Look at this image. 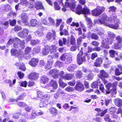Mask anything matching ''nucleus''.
Listing matches in <instances>:
<instances>
[{"label":"nucleus","mask_w":122,"mask_h":122,"mask_svg":"<svg viewBox=\"0 0 122 122\" xmlns=\"http://www.w3.org/2000/svg\"><path fill=\"white\" fill-rule=\"evenodd\" d=\"M113 19L112 20L108 17L106 14L101 15L100 19H95L94 20V24L100 23L103 24L111 28L116 29L119 27V24L120 23V20L117 18V16L115 14L113 15Z\"/></svg>","instance_id":"f257e3e1"},{"label":"nucleus","mask_w":122,"mask_h":122,"mask_svg":"<svg viewBox=\"0 0 122 122\" xmlns=\"http://www.w3.org/2000/svg\"><path fill=\"white\" fill-rule=\"evenodd\" d=\"M77 61L79 65L81 64L83 62L86 61V55L83 53L82 48H81L80 51L77 56Z\"/></svg>","instance_id":"f03ea898"},{"label":"nucleus","mask_w":122,"mask_h":122,"mask_svg":"<svg viewBox=\"0 0 122 122\" xmlns=\"http://www.w3.org/2000/svg\"><path fill=\"white\" fill-rule=\"evenodd\" d=\"M105 9L103 6H97L96 8L92 11V14L94 16H98L104 11Z\"/></svg>","instance_id":"7ed1b4c3"},{"label":"nucleus","mask_w":122,"mask_h":122,"mask_svg":"<svg viewBox=\"0 0 122 122\" xmlns=\"http://www.w3.org/2000/svg\"><path fill=\"white\" fill-rule=\"evenodd\" d=\"M117 82H115L112 84L111 83H109L107 84L106 86V89H105V94H109L111 92L110 88L111 87H114L116 86L117 85Z\"/></svg>","instance_id":"20e7f679"},{"label":"nucleus","mask_w":122,"mask_h":122,"mask_svg":"<svg viewBox=\"0 0 122 122\" xmlns=\"http://www.w3.org/2000/svg\"><path fill=\"white\" fill-rule=\"evenodd\" d=\"M76 3V1L75 0H71L69 3L67 2H66L65 5L66 6H69L71 10L73 11V9L75 7Z\"/></svg>","instance_id":"39448f33"},{"label":"nucleus","mask_w":122,"mask_h":122,"mask_svg":"<svg viewBox=\"0 0 122 122\" xmlns=\"http://www.w3.org/2000/svg\"><path fill=\"white\" fill-rule=\"evenodd\" d=\"M116 39L117 42L114 44V48L116 49H119L121 46L122 39L120 36H118L117 37Z\"/></svg>","instance_id":"423d86ee"},{"label":"nucleus","mask_w":122,"mask_h":122,"mask_svg":"<svg viewBox=\"0 0 122 122\" xmlns=\"http://www.w3.org/2000/svg\"><path fill=\"white\" fill-rule=\"evenodd\" d=\"M75 89L78 91L81 92L84 90V87L83 84L78 81L75 87Z\"/></svg>","instance_id":"0eeeda50"},{"label":"nucleus","mask_w":122,"mask_h":122,"mask_svg":"<svg viewBox=\"0 0 122 122\" xmlns=\"http://www.w3.org/2000/svg\"><path fill=\"white\" fill-rule=\"evenodd\" d=\"M39 74L36 72L31 73L29 75V78L30 79L35 80L37 79L39 77Z\"/></svg>","instance_id":"6e6552de"},{"label":"nucleus","mask_w":122,"mask_h":122,"mask_svg":"<svg viewBox=\"0 0 122 122\" xmlns=\"http://www.w3.org/2000/svg\"><path fill=\"white\" fill-rule=\"evenodd\" d=\"M49 73L50 75H52L53 78H56L58 77V71L56 69L51 70L49 72Z\"/></svg>","instance_id":"1a4fd4ad"},{"label":"nucleus","mask_w":122,"mask_h":122,"mask_svg":"<svg viewBox=\"0 0 122 122\" xmlns=\"http://www.w3.org/2000/svg\"><path fill=\"white\" fill-rule=\"evenodd\" d=\"M108 34L109 36L111 39L109 38V39L108 40V42L107 43L111 44L113 41V40L112 39L115 37L116 35L110 31H109L108 32Z\"/></svg>","instance_id":"9d476101"},{"label":"nucleus","mask_w":122,"mask_h":122,"mask_svg":"<svg viewBox=\"0 0 122 122\" xmlns=\"http://www.w3.org/2000/svg\"><path fill=\"white\" fill-rule=\"evenodd\" d=\"M11 54L12 55L16 56H18L22 54V52L20 51H18L14 49H12L11 51Z\"/></svg>","instance_id":"9b49d317"},{"label":"nucleus","mask_w":122,"mask_h":122,"mask_svg":"<svg viewBox=\"0 0 122 122\" xmlns=\"http://www.w3.org/2000/svg\"><path fill=\"white\" fill-rule=\"evenodd\" d=\"M13 42L12 45L15 48H18L19 46L20 39L17 38H15L13 39Z\"/></svg>","instance_id":"f8f14e48"},{"label":"nucleus","mask_w":122,"mask_h":122,"mask_svg":"<svg viewBox=\"0 0 122 122\" xmlns=\"http://www.w3.org/2000/svg\"><path fill=\"white\" fill-rule=\"evenodd\" d=\"M28 32L29 31L28 30L24 29L22 31L19 32L18 35L21 37H23L26 36Z\"/></svg>","instance_id":"ddd939ff"},{"label":"nucleus","mask_w":122,"mask_h":122,"mask_svg":"<svg viewBox=\"0 0 122 122\" xmlns=\"http://www.w3.org/2000/svg\"><path fill=\"white\" fill-rule=\"evenodd\" d=\"M35 8L37 9H41L43 10H45L44 6L42 3L40 2H36L35 3Z\"/></svg>","instance_id":"4468645a"},{"label":"nucleus","mask_w":122,"mask_h":122,"mask_svg":"<svg viewBox=\"0 0 122 122\" xmlns=\"http://www.w3.org/2000/svg\"><path fill=\"white\" fill-rule=\"evenodd\" d=\"M38 60L37 59L32 58L30 61L29 64L32 66H36L38 64Z\"/></svg>","instance_id":"2eb2a0df"},{"label":"nucleus","mask_w":122,"mask_h":122,"mask_svg":"<svg viewBox=\"0 0 122 122\" xmlns=\"http://www.w3.org/2000/svg\"><path fill=\"white\" fill-rule=\"evenodd\" d=\"M100 77L101 78H105L108 77V75L104 70H102L100 71Z\"/></svg>","instance_id":"dca6fc26"},{"label":"nucleus","mask_w":122,"mask_h":122,"mask_svg":"<svg viewBox=\"0 0 122 122\" xmlns=\"http://www.w3.org/2000/svg\"><path fill=\"white\" fill-rule=\"evenodd\" d=\"M50 46H46L42 50L43 54L44 55L47 54L50 51Z\"/></svg>","instance_id":"f3484780"},{"label":"nucleus","mask_w":122,"mask_h":122,"mask_svg":"<svg viewBox=\"0 0 122 122\" xmlns=\"http://www.w3.org/2000/svg\"><path fill=\"white\" fill-rule=\"evenodd\" d=\"M68 43L73 45L75 44L76 40L74 36L72 35H71L70 39L68 40Z\"/></svg>","instance_id":"a211bd4d"},{"label":"nucleus","mask_w":122,"mask_h":122,"mask_svg":"<svg viewBox=\"0 0 122 122\" xmlns=\"http://www.w3.org/2000/svg\"><path fill=\"white\" fill-rule=\"evenodd\" d=\"M49 81V79L46 76L43 75L42 76L41 79V82L43 84H45L48 82Z\"/></svg>","instance_id":"6ab92c4d"},{"label":"nucleus","mask_w":122,"mask_h":122,"mask_svg":"<svg viewBox=\"0 0 122 122\" xmlns=\"http://www.w3.org/2000/svg\"><path fill=\"white\" fill-rule=\"evenodd\" d=\"M50 112L53 115L55 116L58 113V110L54 107H51L49 109Z\"/></svg>","instance_id":"aec40b11"},{"label":"nucleus","mask_w":122,"mask_h":122,"mask_svg":"<svg viewBox=\"0 0 122 122\" xmlns=\"http://www.w3.org/2000/svg\"><path fill=\"white\" fill-rule=\"evenodd\" d=\"M114 102L115 104L117 106L119 107L122 105V100L120 99H115Z\"/></svg>","instance_id":"412c9836"},{"label":"nucleus","mask_w":122,"mask_h":122,"mask_svg":"<svg viewBox=\"0 0 122 122\" xmlns=\"http://www.w3.org/2000/svg\"><path fill=\"white\" fill-rule=\"evenodd\" d=\"M53 63V61H48L46 65L45 66V69L48 70L50 69Z\"/></svg>","instance_id":"4be33fe9"},{"label":"nucleus","mask_w":122,"mask_h":122,"mask_svg":"<svg viewBox=\"0 0 122 122\" xmlns=\"http://www.w3.org/2000/svg\"><path fill=\"white\" fill-rule=\"evenodd\" d=\"M102 60L101 58H99L97 59L94 63V65L96 66H99L102 63Z\"/></svg>","instance_id":"5701e85b"},{"label":"nucleus","mask_w":122,"mask_h":122,"mask_svg":"<svg viewBox=\"0 0 122 122\" xmlns=\"http://www.w3.org/2000/svg\"><path fill=\"white\" fill-rule=\"evenodd\" d=\"M77 68L76 66L75 65H72L71 66H69L67 70L70 72H73L74 69H76Z\"/></svg>","instance_id":"b1692460"},{"label":"nucleus","mask_w":122,"mask_h":122,"mask_svg":"<svg viewBox=\"0 0 122 122\" xmlns=\"http://www.w3.org/2000/svg\"><path fill=\"white\" fill-rule=\"evenodd\" d=\"M35 0H30L29 2V8L30 9H32L35 8Z\"/></svg>","instance_id":"393cba45"},{"label":"nucleus","mask_w":122,"mask_h":122,"mask_svg":"<svg viewBox=\"0 0 122 122\" xmlns=\"http://www.w3.org/2000/svg\"><path fill=\"white\" fill-rule=\"evenodd\" d=\"M38 22L36 19H32L30 20V24L32 27H35L37 26Z\"/></svg>","instance_id":"a878e982"},{"label":"nucleus","mask_w":122,"mask_h":122,"mask_svg":"<svg viewBox=\"0 0 122 122\" xmlns=\"http://www.w3.org/2000/svg\"><path fill=\"white\" fill-rule=\"evenodd\" d=\"M50 96L49 95L45 94L44 95L42 99L45 100L44 102L46 104H48V103L49 102V99L50 97Z\"/></svg>","instance_id":"bb28decb"},{"label":"nucleus","mask_w":122,"mask_h":122,"mask_svg":"<svg viewBox=\"0 0 122 122\" xmlns=\"http://www.w3.org/2000/svg\"><path fill=\"white\" fill-rule=\"evenodd\" d=\"M53 34L54 35L55 34V31L54 30H53L52 31ZM53 36V34L51 33L50 32H49L46 35V38L48 40H51Z\"/></svg>","instance_id":"cd10ccee"},{"label":"nucleus","mask_w":122,"mask_h":122,"mask_svg":"<svg viewBox=\"0 0 122 122\" xmlns=\"http://www.w3.org/2000/svg\"><path fill=\"white\" fill-rule=\"evenodd\" d=\"M20 4L23 6H28L29 2L28 0H20Z\"/></svg>","instance_id":"c85d7f7f"},{"label":"nucleus","mask_w":122,"mask_h":122,"mask_svg":"<svg viewBox=\"0 0 122 122\" xmlns=\"http://www.w3.org/2000/svg\"><path fill=\"white\" fill-rule=\"evenodd\" d=\"M57 47L55 45H53L50 46V50L51 53L56 52L57 51Z\"/></svg>","instance_id":"c756f323"},{"label":"nucleus","mask_w":122,"mask_h":122,"mask_svg":"<svg viewBox=\"0 0 122 122\" xmlns=\"http://www.w3.org/2000/svg\"><path fill=\"white\" fill-rule=\"evenodd\" d=\"M59 83L60 86L63 88H64L67 86V84L65 83L62 81L61 78H60L59 80Z\"/></svg>","instance_id":"7c9ffc66"},{"label":"nucleus","mask_w":122,"mask_h":122,"mask_svg":"<svg viewBox=\"0 0 122 122\" xmlns=\"http://www.w3.org/2000/svg\"><path fill=\"white\" fill-rule=\"evenodd\" d=\"M50 83L53 88L55 89H56L58 87V85L56 82L54 80H52Z\"/></svg>","instance_id":"2f4dec72"},{"label":"nucleus","mask_w":122,"mask_h":122,"mask_svg":"<svg viewBox=\"0 0 122 122\" xmlns=\"http://www.w3.org/2000/svg\"><path fill=\"white\" fill-rule=\"evenodd\" d=\"M82 7L80 5H78L76 8V13L77 14L79 15L82 13Z\"/></svg>","instance_id":"473e14b6"},{"label":"nucleus","mask_w":122,"mask_h":122,"mask_svg":"<svg viewBox=\"0 0 122 122\" xmlns=\"http://www.w3.org/2000/svg\"><path fill=\"white\" fill-rule=\"evenodd\" d=\"M83 73L81 71H77L76 73V78L80 79L82 77Z\"/></svg>","instance_id":"72a5a7b5"},{"label":"nucleus","mask_w":122,"mask_h":122,"mask_svg":"<svg viewBox=\"0 0 122 122\" xmlns=\"http://www.w3.org/2000/svg\"><path fill=\"white\" fill-rule=\"evenodd\" d=\"M54 8L55 10H60L61 7L56 1L54 2Z\"/></svg>","instance_id":"f704fd0d"},{"label":"nucleus","mask_w":122,"mask_h":122,"mask_svg":"<svg viewBox=\"0 0 122 122\" xmlns=\"http://www.w3.org/2000/svg\"><path fill=\"white\" fill-rule=\"evenodd\" d=\"M107 109H105L104 110L102 111L100 113H97L96 114L97 116H100L101 117H103L107 112Z\"/></svg>","instance_id":"c9c22d12"},{"label":"nucleus","mask_w":122,"mask_h":122,"mask_svg":"<svg viewBox=\"0 0 122 122\" xmlns=\"http://www.w3.org/2000/svg\"><path fill=\"white\" fill-rule=\"evenodd\" d=\"M73 77V75L72 74H66L64 76L63 78L65 79L69 80L71 79Z\"/></svg>","instance_id":"e433bc0d"},{"label":"nucleus","mask_w":122,"mask_h":122,"mask_svg":"<svg viewBox=\"0 0 122 122\" xmlns=\"http://www.w3.org/2000/svg\"><path fill=\"white\" fill-rule=\"evenodd\" d=\"M22 21L23 22H26L28 20V18L26 14L24 13L22 14L21 16Z\"/></svg>","instance_id":"4c0bfd02"},{"label":"nucleus","mask_w":122,"mask_h":122,"mask_svg":"<svg viewBox=\"0 0 122 122\" xmlns=\"http://www.w3.org/2000/svg\"><path fill=\"white\" fill-rule=\"evenodd\" d=\"M43 114V113L42 112H40L37 113V114H36L35 113V112L34 111H33L32 112L31 114L32 117H31L30 119H32L36 117V116H38L40 115H42Z\"/></svg>","instance_id":"58836bf2"},{"label":"nucleus","mask_w":122,"mask_h":122,"mask_svg":"<svg viewBox=\"0 0 122 122\" xmlns=\"http://www.w3.org/2000/svg\"><path fill=\"white\" fill-rule=\"evenodd\" d=\"M109 53L110 57L112 58H113L115 57V54L117 55L118 54L117 52L112 50H110L109 51Z\"/></svg>","instance_id":"ea45409f"},{"label":"nucleus","mask_w":122,"mask_h":122,"mask_svg":"<svg viewBox=\"0 0 122 122\" xmlns=\"http://www.w3.org/2000/svg\"><path fill=\"white\" fill-rule=\"evenodd\" d=\"M100 81H95L93 82L91 85L92 87L93 88H97L98 87V85L99 83H100Z\"/></svg>","instance_id":"a19ab883"},{"label":"nucleus","mask_w":122,"mask_h":122,"mask_svg":"<svg viewBox=\"0 0 122 122\" xmlns=\"http://www.w3.org/2000/svg\"><path fill=\"white\" fill-rule=\"evenodd\" d=\"M69 56V54L67 53H65L63 54L61 56L60 58L61 59L62 61H64L66 58L67 57H68Z\"/></svg>","instance_id":"79ce46f5"},{"label":"nucleus","mask_w":122,"mask_h":122,"mask_svg":"<svg viewBox=\"0 0 122 122\" xmlns=\"http://www.w3.org/2000/svg\"><path fill=\"white\" fill-rule=\"evenodd\" d=\"M82 13L84 14H89V10L86 7H85L82 10Z\"/></svg>","instance_id":"37998d69"},{"label":"nucleus","mask_w":122,"mask_h":122,"mask_svg":"<svg viewBox=\"0 0 122 122\" xmlns=\"http://www.w3.org/2000/svg\"><path fill=\"white\" fill-rule=\"evenodd\" d=\"M105 64H104V66L106 65H108L111 64L112 63L111 60L108 59V58L107 57H106L105 59Z\"/></svg>","instance_id":"c03bdc74"},{"label":"nucleus","mask_w":122,"mask_h":122,"mask_svg":"<svg viewBox=\"0 0 122 122\" xmlns=\"http://www.w3.org/2000/svg\"><path fill=\"white\" fill-rule=\"evenodd\" d=\"M31 48L29 47L26 48L25 49V55H27L30 53L31 51Z\"/></svg>","instance_id":"a18cd8bd"},{"label":"nucleus","mask_w":122,"mask_h":122,"mask_svg":"<svg viewBox=\"0 0 122 122\" xmlns=\"http://www.w3.org/2000/svg\"><path fill=\"white\" fill-rule=\"evenodd\" d=\"M40 41L38 40H32L30 41L31 44L33 45L39 43Z\"/></svg>","instance_id":"49530a36"},{"label":"nucleus","mask_w":122,"mask_h":122,"mask_svg":"<svg viewBox=\"0 0 122 122\" xmlns=\"http://www.w3.org/2000/svg\"><path fill=\"white\" fill-rule=\"evenodd\" d=\"M36 35H37L39 36H43V31L42 30H37L35 32Z\"/></svg>","instance_id":"de8ad7c7"},{"label":"nucleus","mask_w":122,"mask_h":122,"mask_svg":"<svg viewBox=\"0 0 122 122\" xmlns=\"http://www.w3.org/2000/svg\"><path fill=\"white\" fill-rule=\"evenodd\" d=\"M86 20L87 21L88 24L90 27H91L92 26L93 23L90 18H86Z\"/></svg>","instance_id":"09e8293b"},{"label":"nucleus","mask_w":122,"mask_h":122,"mask_svg":"<svg viewBox=\"0 0 122 122\" xmlns=\"http://www.w3.org/2000/svg\"><path fill=\"white\" fill-rule=\"evenodd\" d=\"M48 20L49 21V25H54L55 24V22L54 20L51 17H49L48 18Z\"/></svg>","instance_id":"8fccbe9b"},{"label":"nucleus","mask_w":122,"mask_h":122,"mask_svg":"<svg viewBox=\"0 0 122 122\" xmlns=\"http://www.w3.org/2000/svg\"><path fill=\"white\" fill-rule=\"evenodd\" d=\"M66 57V63L67 64L70 63L72 61L71 55L69 54V56Z\"/></svg>","instance_id":"3c124183"},{"label":"nucleus","mask_w":122,"mask_h":122,"mask_svg":"<svg viewBox=\"0 0 122 122\" xmlns=\"http://www.w3.org/2000/svg\"><path fill=\"white\" fill-rule=\"evenodd\" d=\"M10 22L9 21H6L3 23V25L4 26H3V28L4 29H6L9 26V24Z\"/></svg>","instance_id":"603ef678"},{"label":"nucleus","mask_w":122,"mask_h":122,"mask_svg":"<svg viewBox=\"0 0 122 122\" xmlns=\"http://www.w3.org/2000/svg\"><path fill=\"white\" fill-rule=\"evenodd\" d=\"M17 104L21 107H25L26 106V104L25 103L21 102H18Z\"/></svg>","instance_id":"864d4df0"},{"label":"nucleus","mask_w":122,"mask_h":122,"mask_svg":"<svg viewBox=\"0 0 122 122\" xmlns=\"http://www.w3.org/2000/svg\"><path fill=\"white\" fill-rule=\"evenodd\" d=\"M20 85L22 87H26L27 84V82L26 81H23L19 83Z\"/></svg>","instance_id":"5fc2aeb1"},{"label":"nucleus","mask_w":122,"mask_h":122,"mask_svg":"<svg viewBox=\"0 0 122 122\" xmlns=\"http://www.w3.org/2000/svg\"><path fill=\"white\" fill-rule=\"evenodd\" d=\"M122 74V72H120L119 69L118 68H116L115 70V74L116 76H119Z\"/></svg>","instance_id":"6e6d98bb"},{"label":"nucleus","mask_w":122,"mask_h":122,"mask_svg":"<svg viewBox=\"0 0 122 122\" xmlns=\"http://www.w3.org/2000/svg\"><path fill=\"white\" fill-rule=\"evenodd\" d=\"M19 69L25 71L26 69V67L24 63H22L20 66L19 67Z\"/></svg>","instance_id":"4d7b16f0"},{"label":"nucleus","mask_w":122,"mask_h":122,"mask_svg":"<svg viewBox=\"0 0 122 122\" xmlns=\"http://www.w3.org/2000/svg\"><path fill=\"white\" fill-rule=\"evenodd\" d=\"M66 91L68 92H72L74 90V88L70 86L67 87L65 89Z\"/></svg>","instance_id":"13d9d810"},{"label":"nucleus","mask_w":122,"mask_h":122,"mask_svg":"<svg viewBox=\"0 0 122 122\" xmlns=\"http://www.w3.org/2000/svg\"><path fill=\"white\" fill-rule=\"evenodd\" d=\"M109 115L108 114L106 115L104 117V119L105 121L108 122H110V119L109 118Z\"/></svg>","instance_id":"bf43d9fd"},{"label":"nucleus","mask_w":122,"mask_h":122,"mask_svg":"<svg viewBox=\"0 0 122 122\" xmlns=\"http://www.w3.org/2000/svg\"><path fill=\"white\" fill-rule=\"evenodd\" d=\"M20 44H19V46H20L21 47L22 49L24 48L25 46H24L25 44V41L23 40L21 41H20Z\"/></svg>","instance_id":"052dcab7"},{"label":"nucleus","mask_w":122,"mask_h":122,"mask_svg":"<svg viewBox=\"0 0 122 122\" xmlns=\"http://www.w3.org/2000/svg\"><path fill=\"white\" fill-rule=\"evenodd\" d=\"M26 96V94L25 93H23L21 94L18 98L17 99L19 100H22L24 97Z\"/></svg>","instance_id":"680f3d73"},{"label":"nucleus","mask_w":122,"mask_h":122,"mask_svg":"<svg viewBox=\"0 0 122 122\" xmlns=\"http://www.w3.org/2000/svg\"><path fill=\"white\" fill-rule=\"evenodd\" d=\"M41 22L43 24L45 25H49L48 22L46 19L45 18L42 19Z\"/></svg>","instance_id":"e2e57ef3"},{"label":"nucleus","mask_w":122,"mask_h":122,"mask_svg":"<svg viewBox=\"0 0 122 122\" xmlns=\"http://www.w3.org/2000/svg\"><path fill=\"white\" fill-rule=\"evenodd\" d=\"M91 37L92 39L95 40H97L98 39L99 37L96 34L92 33L91 35Z\"/></svg>","instance_id":"0e129e2a"},{"label":"nucleus","mask_w":122,"mask_h":122,"mask_svg":"<svg viewBox=\"0 0 122 122\" xmlns=\"http://www.w3.org/2000/svg\"><path fill=\"white\" fill-rule=\"evenodd\" d=\"M116 8L114 7V6H112L110 7L109 8V11H112V12H115V11L116 10Z\"/></svg>","instance_id":"69168bd1"},{"label":"nucleus","mask_w":122,"mask_h":122,"mask_svg":"<svg viewBox=\"0 0 122 122\" xmlns=\"http://www.w3.org/2000/svg\"><path fill=\"white\" fill-rule=\"evenodd\" d=\"M109 110L110 112L112 114V112H115L116 111V109L115 107H112L109 108Z\"/></svg>","instance_id":"338daca9"},{"label":"nucleus","mask_w":122,"mask_h":122,"mask_svg":"<svg viewBox=\"0 0 122 122\" xmlns=\"http://www.w3.org/2000/svg\"><path fill=\"white\" fill-rule=\"evenodd\" d=\"M97 56V53H93L91 55V58L92 60H93Z\"/></svg>","instance_id":"774afa93"}]
</instances>
